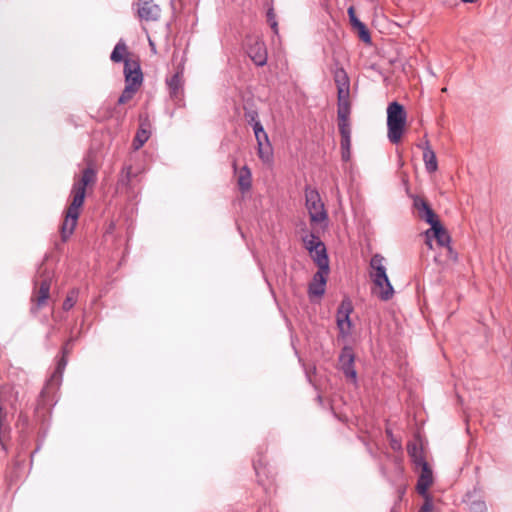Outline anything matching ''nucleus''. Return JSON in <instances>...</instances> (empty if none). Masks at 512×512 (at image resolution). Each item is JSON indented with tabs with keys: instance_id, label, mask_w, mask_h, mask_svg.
Here are the masks:
<instances>
[{
	"instance_id": "dca6fc26",
	"label": "nucleus",
	"mask_w": 512,
	"mask_h": 512,
	"mask_svg": "<svg viewBox=\"0 0 512 512\" xmlns=\"http://www.w3.org/2000/svg\"><path fill=\"white\" fill-rule=\"evenodd\" d=\"M425 235L429 246H431V238H435L437 243L442 247L448 246L451 241L449 233L440 222L436 225L434 223L433 226L425 232Z\"/></svg>"
},
{
	"instance_id": "f8f14e48",
	"label": "nucleus",
	"mask_w": 512,
	"mask_h": 512,
	"mask_svg": "<svg viewBox=\"0 0 512 512\" xmlns=\"http://www.w3.org/2000/svg\"><path fill=\"white\" fill-rule=\"evenodd\" d=\"M125 86L139 90L143 83V73L138 60H125Z\"/></svg>"
},
{
	"instance_id": "39448f33",
	"label": "nucleus",
	"mask_w": 512,
	"mask_h": 512,
	"mask_svg": "<svg viewBox=\"0 0 512 512\" xmlns=\"http://www.w3.org/2000/svg\"><path fill=\"white\" fill-rule=\"evenodd\" d=\"M38 277L35 280V291L32 297L31 312L36 314L47 302L50 296L52 275L43 265L39 267Z\"/></svg>"
},
{
	"instance_id": "4be33fe9",
	"label": "nucleus",
	"mask_w": 512,
	"mask_h": 512,
	"mask_svg": "<svg viewBox=\"0 0 512 512\" xmlns=\"http://www.w3.org/2000/svg\"><path fill=\"white\" fill-rule=\"evenodd\" d=\"M67 346H68V343L63 347L62 349V357L58 360L57 362V366H56V369L53 373V375L51 376V381H60L61 378H62V375H63V372L66 368V365H67V359H66V354L68 353V350H67Z\"/></svg>"
},
{
	"instance_id": "9d476101",
	"label": "nucleus",
	"mask_w": 512,
	"mask_h": 512,
	"mask_svg": "<svg viewBox=\"0 0 512 512\" xmlns=\"http://www.w3.org/2000/svg\"><path fill=\"white\" fill-rule=\"evenodd\" d=\"M353 311L352 302L348 298H344L338 309H337V327L339 329V332L342 336H347L350 334L351 331V320H350V314Z\"/></svg>"
},
{
	"instance_id": "f03ea898",
	"label": "nucleus",
	"mask_w": 512,
	"mask_h": 512,
	"mask_svg": "<svg viewBox=\"0 0 512 512\" xmlns=\"http://www.w3.org/2000/svg\"><path fill=\"white\" fill-rule=\"evenodd\" d=\"M369 276L376 288L377 295L382 301L390 300L394 295V288L388 278L385 258L381 254H374L370 259Z\"/></svg>"
},
{
	"instance_id": "bb28decb",
	"label": "nucleus",
	"mask_w": 512,
	"mask_h": 512,
	"mask_svg": "<svg viewBox=\"0 0 512 512\" xmlns=\"http://www.w3.org/2000/svg\"><path fill=\"white\" fill-rule=\"evenodd\" d=\"M337 117L338 121H346L349 120L351 108L350 102L337 103Z\"/></svg>"
},
{
	"instance_id": "9b49d317",
	"label": "nucleus",
	"mask_w": 512,
	"mask_h": 512,
	"mask_svg": "<svg viewBox=\"0 0 512 512\" xmlns=\"http://www.w3.org/2000/svg\"><path fill=\"white\" fill-rule=\"evenodd\" d=\"M166 85L169 90L170 98L174 102L180 103L184 95V68L179 66L176 73L171 77H167Z\"/></svg>"
},
{
	"instance_id": "473e14b6",
	"label": "nucleus",
	"mask_w": 512,
	"mask_h": 512,
	"mask_svg": "<svg viewBox=\"0 0 512 512\" xmlns=\"http://www.w3.org/2000/svg\"><path fill=\"white\" fill-rule=\"evenodd\" d=\"M420 219L427 222L431 227L433 226L434 223L436 225L440 222L432 208L426 209L425 213H421Z\"/></svg>"
},
{
	"instance_id": "20e7f679",
	"label": "nucleus",
	"mask_w": 512,
	"mask_h": 512,
	"mask_svg": "<svg viewBox=\"0 0 512 512\" xmlns=\"http://www.w3.org/2000/svg\"><path fill=\"white\" fill-rule=\"evenodd\" d=\"M305 206L308 210L311 224H323V227H327L328 213L317 189L306 186Z\"/></svg>"
},
{
	"instance_id": "f3484780",
	"label": "nucleus",
	"mask_w": 512,
	"mask_h": 512,
	"mask_svg": "<svg viewBox=\"0 0 512 512\" xmlns=\"http://www.w3.org/2000/svg\"><path fill=\"white\" fill-rule=\"evenodd\" d=\"M422 471L418 478L416 490L421 496H427L428 489L433 483V473L429 465L421 467Z\"/></svg>"
},
{
	"instance_id": "72a5a7b5",
	"label": "nucleus",
	"mask_w": 512,
	"mask_h": 512,
	"mask_svg": "<svg viewBox=\"0 0 512 512\" xmlns=\"http://www.w3.org/2000/svg\"><path fill=\"white\" fill-rule=\"evenodd\" d=\"M350 86L337 87V103L350 102Z\"/></svg>"
},
{
	"instance_id": "2eb2a0df",
	"label": "nucleus",
	"mask_w": 512,
	"mask_h": 512,
	"mask_svg": "<svg viewBox=\"0 0 512 512\" xmlns=\"http://www.w3.org/2000/svg\"><path fill=\"white\" fill-rule=\"evenodd\" d=\"M139 171H134L132 165L125 164L118 176L117 186L118 188H124L128 191L134 187V182L137 180Z\"/></svg>"
},
{
	"instance_id": "412c9836",
	"label": "nucleus",
	"mask_w": 512,
	"mask_h": 512,
	"mask_svg": "<svg viewBox=\"0 0 512 512\" xmlns=\"http://www.w3.org/2000/svg\"><path fill=\"white\" fill-rule=\"evenodd\" d=\"M251 185H252L251 171L248 168V166L245 165L240 169L239 177H238V186H239L240 191L242 193H245L248 190H250Z\"/></svg>"
},
{
	"instance_id": "1a4fd4ad",
	"label": "nucleus",
	"mask_w": 512,
	"mask_h": 512,
	"mask_svg": "<svg viewBox=\"0 0 512 512\" xmlns=\"http://www.w3.org/2000/svg\"><path fill=\"white\" fill-rule=\"evenodd\" d=\"M303 243L317 265L322 264V261H320L322 258L325 259L326 263H329L326 247L317 235L314 233L306 235L303 237Z\"/></svg>"
},
{
	"instance_id": "4c0bfd02",
	"label": "nucleus",
	"mask_w": 512,
	"mask_h": 512,
	"mask_svg": "<svg viewBox=\"0 0 512 512\" xmlns=\"http://www.w3.org/2000/svg\"><path fill=\"white\" fill-rule=\"evenodd\" d=\"M348 16H349V20H350V23L352 25L353 28H355L356 26H358L359 24L362 23V21H360L356 14H355V10H354V7L353 6H350L348 8Z\"/></svg>"
},
{
	"instance_id": "423d86ee",
	"label": "nucleus",
	"mask_w": 512,
	"mask_h": 512,
	"mask_svg": "<svg viewBox=\"0 0 512 512\" xmlns=\"http://www.w3.org/2000/svg\"><path fill=\"white\" fill-rule=\"evenodd\" d=\"M18 393L11 386H4L0 389V443L9 431V425L6 422L7 415L4 412V404H9L15 409L14 404L17 401Z\"/></svg>"
},
{
	"instance_id": "0eeeda50",
	"label": "nucleus",
	"mask_w": 512,
	"mask_h": 512,
	"mask_svg": "<svg viewBox=\"0 0 512 512\" xmlns=\"http://www.w3.org/2000/svg\"><path fill=\"white\" fill-rule=\"evenodd\" d=\"M132 8L140 21H157L161 15V8L153 0H134Z\"/></svg>"
},
{
	"instance_id": "ea45409f",
	"label": "nucleus",
	"mask_w": 512,
	"mask_h": 512,
	"mask_svg": "<svg viewBox=\"0 0 512 512\" xmlns=\"http://www.w3.org/2000/svg\"><path fill=\"white\" fill-rule=\"evenodd\" d=\"M472 509L476 512H484L486 510V505L484 502H474L472 504Z\"/></svg>"
},
{
	"instance_id": "ddd939ff",
	"label": "nucleus",
	"mask_w": 512,
	"mask_h": 512,
	"mask_svg": "<svg viewBox=\"0 0 512 512\" xmlns=\"http://www.w3.org/2000/svg\"><path fill=\"white\" fill-rule=\"evenodd\" d=\"M247 54L257 66H264L267 63L265 43L258 38L247 40Z\"/></svg>"
},
{
	"instance_id": "7ed1b4c3",
	"label": "nucleus",
	"mask_w": 512,
	"mask_h": 512,
	"mask_svg": "<svg viewBox=\"0 0 512 512\" xmlns=\"http://www.w3.org/2000/svg\"><path fill=\"white\" fill-rule=\"evenodd\" d=\"M407 121L404 106L397 101L387 107V137L392 144H398L403 136Z\"/></svg>"
},
{
	"instance_id": "6ab92c4d",
	"label": "nucleus",
	"mask_w": 512,
	"mask_h": 512,
	"mask_svg": "<svg viewBox=\"0 0 512 512\" xmlns=\"http://www.w3.org/2000/svg\"><path fill=\"white\" fill-rule=\"evenodd\" d=\"M407 452H408V455L411 458L412 462L417 467H423V466L428 465V463L426 462V460L423 456L422 449L418 446L417 443H409L407 445Z\"/></svg>"
},
{
	"instance_id": "5701e85b",
	"label": "nucleus",
	"mask_w": 512,
	"mask_h": 512,
	"mask_svg": "<svg viewBox=\"0 0 512 512\" xmlns=\"http://www.w3.org/2000/svg\"><path fill=\"white\" fill-rule=\"evenodd\" d=\"M333 76L336 87L350 86V80L344 68H336L333 73Z\"/></svg>"
},
{
	"instance_id": "cd10ccee",
	"label": "nucleus",
	"mask_w": 512,
	"mask_h": 512,
	"mask_svg": "<svg viewBox=\"0 0 512 512\" xmlns=\"http://www.w3.org/2000/svg\"><path fill=\"white\" fill-rule=\"evenodd\" d=\"M138 90L131 88L130 86H125L124 90L122 91L121 95L118 98L117 103L119 105H124L127 102H129L134 95L137 93Z\"/></svg>"
},
{
	"instance_id": "79ce46f5",
	"label": "nucleus",
	"mask_w": 512,
	"mask_h": 512,
	"mask_svg": "<svg viewBox=\"0 0 512 512\" xmlns=\"http://www.w3.org/2000/svg\"><path fill=\"white\" fill-rule=\"evenodd\" d=\"M391 447L394 449V450H397V449H400L401 448V444L396 441V440H392L391 442Z\"/></svg>"
},
{
	"instance_id": "e433bc0d",
	"label": "nucleus",
	"mask_w": 512,
	"mask_h": 512,
	"mask_svg": "<svg viewBox=\"0 0 512 512\" xmlns=\"http://www.w3.org/2000/svg\"><path fill=\"white\" fill-rule=\"evenodd\" d=\"M267 21L270 24L271 28L274 30L275 33L278 32V24L275 20V14L272 8H270L267 12Z\"/></svg>"
},
{
	"instance_id": "6e6552de",
	"label": "nucleus",
	"mask_w": 512,
	"mask_h": 512,
	"mask_svg": "<svg viewBox=\"0 0 512 512\" xmlns=\"http://www.w3.org/2000/svg\"><path fill=\"white\" fill-rule=\"evenodd\" d=\"M322 264L317 265L318 271L314 274L312 281L308 287V294L310 297H322L325 293L327 277L329 274V263H326L322 258Z\"/></svg>"
},
{
	"instance_id": "b1692460",
	"label": "nucleus",
	"mask_w": 512,
	"mask_h": 512,
	"mask_svg": "<svg viewBox=\"0 0 512 512\" xmlns=\"http://www.w3.org/2000/svg\"><path fill=\"white\" fill-rule=\"evenodd\" d=\"M254 134L257 141V147L263 146L264 144H269V137L268 134L265 132L264 127L262 124L256 123L254 125Z\"/></svg>"
},
{
	"instance_id": "37998d69",
	"label": "nucleus",
	"mask_w": 512,
	"mask_h": 512,
	"mask_svg": "<svg viewBox=\"0 0 512 512\" xmlns=\"http://www.w3.org/2000/svg\"><path fill=\"white\" fill-rule=\"evenodd\" d=\"M462 1H463V2H465V3H473V2H475L476 0H462Z\"/></svg>"
},
{
	"instance_id": "393cba45",
	"label": "nucleus",
	"mask_w": 512,
	"mask_h": 512,
	"mask_svg": "<svg viewBox=\"0 0 512 512\" xmlns=\"http://www.w3.org/2000/svg\"><path fill=\"white\" fill-rule=\"evenodd\" d=\"M257 154L258 157L262 160V162L271 163L273 160V151L271 143L257 147Z\"/></svg>"
},
{
	"instance_id": "c03bdc74",
	"label": "nucleus",
	"mask_w": 512,
	"mask_h": 512,
	"mask_svg": "<svg viewBox=\"0 0 512 512\" xmlns=\"http://www.w3.org/2000/svg\"><path fill=\"white\" fill-rule=\"evenodd\" d=\"M254 469L256 471V473H258V466H257V463L254 462Z\"/></svg>"
},
{
	"instance_id": "4468645a",
	"label": "nucleus",
	"mask_w": 512,
	"mask_h": 512,
	"mask_svg": "<svg viewBox=\"0 0 512 512\" xmlns=\"http://www.w3.org/2000/svg\"><path fill=\"white\" fill-rule=\"evenodd\" d=\"M355 356L352 348L345 346L339 355L340 369L351 382L356 383L357 372L354 368Z\"/></svg>"
},
{
	"instance_id": "f704fd0d",
	"label": "nucleus",
	"mask_w": 512,
	"mask_h": 512,
	"mask_svg": "<svg viewBox=\"0 0 512 512\" xmlns=\"http://www.w3.org/2000/svg\"><path fill=\"white\" fill-rule=\"evenodd\" d=\"M338 128L341 137H351V125L349 120L338 121Z\"/></svg>"
},
{
	"instance_id": "c756f323",
	"label": "nucleus",
	"mask_w": 512,
	"mask_h": 512,
	"mask_svg": "<svg viewBox=\"0 0 512 512\" xmlns=\"http://www.w3.org/2000/svg\"><path fill=\"white\" fill-rule=\"evenodd\" d=\"M354 29L357 31L359 38L364 43H366V44H370L371 43L370 32H369V30L367 29L366 25L363 22L361 24H359L358 26H356Z\"/></svg>"
},
{
	"instance_id": "a19ab883",
	"label": "nucleus",
	"mask_w": 512,
	"mask_h": 512,
	"mask_svg": "<svg viewBox=\"0 0 512 512\" xmlns=\"http://www.w3.org/2000/svg\"><path fill=\"white\" fill-rule=\"evenodd\" d=\"M341 156L343 161H349L350 160V150H341Z\"/></svg>"
},
{
	"instance_id": "7c9ffc66",
	"label": "nucleus",
	"mask_w": 512,
	"mask_h": 512,
	"mask_svg": "<svg viewBox=\"0 0 512 512\" xmlns=\"http://www.w3.org/2000/svg\"><path fill=\"white\" fill-rule=\"evenodd\" d=\"M77 297H78V291L75 289L71 290L67 294V296L63 302V310H65V311L70 310L75 305V303L77 301Z\"/></svg>"
},
{
	"instance_id": "c85d7f7f",
	"label": "nucleus",
	"mask_w": 512,
	"mask_h": 512,
	"mask_svg": "<svg viewBox=\"0 0 512 512\" xmlns=\"http://www.w3.org/2000/svg\"><path fill=\"white\" fill-rule=\"evenodd\" d=\"M413 206L418 211L419 218L421 217V213H425L426 209L431 208L427 201L419 196L413 197Z\"/></svg>"
},
{
	"instance_id": "2f4dec72",
	"label": "nucleus",
	"mask_w": 512,
	"mask_h": 512,
	"mask_svg": "<svg viewBox=\"0 0 512 512\" xmlns=\"http://www.w3.org/2000/svg\"><path fill=\"white\" fill-rule=\"evenodd\" d=\"M244 117L249 125L254 129L256 123L261 124L258 118V112L254 109H245Z\"/></svg>"
},
{
	"instance_id": "a878e982",
	"label": "nucleus",
	"mask_w": 512,
	"mask_h": 512,
	"mask_svg": "<svg viewBox=\"0 0 512 512\" xmlns=\"http://www.w3.org/2000/svg\"><path fill=\"white\" fill-rule=\"evenodd\" d=\"M149 137V132L146 129L140 128L133 139V148L135 150L140 149L148 141Z\"/></svg>"
},
{
	"instance_id": "aec40b11",
	"label": "nucleus",
	"mask_w": 512,
	"mask_h": 512,
	"mask_svg": "<svg viewBox=\"0 0 512 512\" xmlns=\"http://www.w3.org/2000/svg\"><path fill=\"white\" fill-rule=\"evenodd\" d=\"M127 54H128V52H127V46H126L125 42L123 40H119V42L115 45V47L110 55V59L114 63H120V62L125 63V60H132L131 58L126 57Z\"/></svg>"
},
{
	"instance_id": "a211bd4d",
	"label": "nucleus",
	"mask_w": 512,
	"mask_h": 512,
	"mask_svg": "<svg viewBox=\"0 0 512 512\" xmlns=\"http://www.w3.org/2000/svg\"><path fill=\"white\" fill-rule=\"evenodd\" d=\"M423 149V161L425 169L428 173H434L438 169V163L435 152L432 150L429 141L426 140L424 145H418Z\"/></svg>"
},
{
	"instance_id": "58836bf2",
	"label": "nucleus",
	"mask_w": 512,
	"mask_h": 512,
	"mask_svg": "<svg viewBox=\"0 0 512 512\" xmlns=\"http://www.w3.org/2000/svg\"><path fill=\"white\" fill-rule=\"evenodd\" d=\"M341 150H350L351 148V137H341L340 141Z\"/></svg>"
},
{
	"instance_id": "c9c22d12",
	"label": "nucleus",
	"mask_w": 512,
	"mask_h": 512,
	"mask_svg": "<svg viewBox=\"0 0 512 512\" xmlns=\"http://www.w3.org/2000/svg\"><path fill=\"white\" fill-rule=\"evenodd\" d=\"M422 497L424 498L425 501H424L423 505L420 507L418 512H432L434 505H433L432 498H431L430 494H427V496H422Z\"/></svg>"
},
{
	"instance_id": "f257e3e1",
	"label": "nucleus",
	"mask_w": 512,
	"mask_h": 512,
	"mask_svg": "<svg viewBox=\"0 0 512 512\" xmlns=\"http://www.w3.org/2000/svg\"><path fill=\"white\" fill-rule=\"evenodd\" d=\"M97 180L96 170L88 166L81 174V177L74 180L70 191V205L65 212V219L61 225V238L66 241L74 232L80 215V209L84 204L86 187L94 184Z\"/></svg>"
}]
</instances>
